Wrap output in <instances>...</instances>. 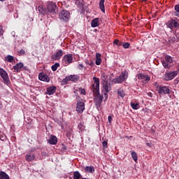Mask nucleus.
<instances>
[{"mask_svg": "<svg viewBox=\"0 0 179 179\" xmlns=\"http://www.w3.org/2000/svg\"><path fill=\"white\" fill-rule=\"evenodd\" d=\"M85 173H90L91 174H93L94 173V166H86L85 168Z\"/></svg>", "mask_w": 179, "mask_h": 179, "instance_id": "nucleus-22", "label": "nucleus"}, {"mask_svg": "<svg viewBox=\"0 0 179 179\" xmlns=\"http://www.w3.org/2000/svg\"><path fill=\"white\" fill-rule=\"evenodd\" d=\"M0 76L2 78L3 80V83L5 85H10V80H9V76H8V73L3 70V69L0 68Z\"/></svg>", "mask_w": 179, "mask_h": 179, "instance_id": "nucleus-8", "label": "nucleus"}, {"mask_svg": "<svg viewBox=\"0 0 179 179\" xmlns=\"http://www.w3.org/2000/svg\"><path fill=\"white\" fill-rule=\"evenodd\" d=\"M85 110V103L82 101H78L76 106V111L81 114Z\"/></svg>", "mask_w": 179, "mask_h": 179, "instance_id": "nucleus-12", "label": "nucleus"}, {"mask_svg": "<svg viewBox=\"0 0 179 179\" xmlns=\"http://www.w3.org/2000/svg\"><path fill=\"white\" fill-rule=\"evenodd\" d=\"M1 141H3V138H0Z\"/></svg>", "mask_w": 179, "mask_h": 179, "instance_id": "nucleus-53", "label": "nucleus"}, {"mask_svg": "<svg viewBox=\"0 0 179 179\" xmlns=\"http://www.w3.org/2000/svg\"><path fill=\"white\" fill-rule=\"evenodd\" d=\"M123 45H124V43H122V42H120V41H119V43L117 44L118 46Z\"/></svg>", "mask_w": 179, "mask_h": 179, "instance_id": "nucleus-50", "label": "nucleus"}, {"mask_svg": "<svg viewBox=\"0 0 179 179\" xmlns=\"http://www.w3.org/2000/svg\"><path fill=\"white\" fill-rule=\"evenodd\" d=\"M93 80L95 84L92 85V90L95 94L94 103L96 108H100L101 103H103V95L100 94V80L97 77H94Z\"/></svg>", "mask_w": 179, "mask_h": 179, "instance_id": "nucleus-1", "label": "nucleus"}, {"mask_svg": "<svg viewBox=\"0 0 179 179\" xmlns=\"http://www.w3.org/2000/svg\"><path fill=\"white\" fill-rule=\"evenodd\" d=\"M117 94H118V96H120L122 97V98L125 97V94H124V90H122V89H120V90L117 91Z\"/></svg>", "mask_w": 179, "mask_h": 179, "instance_id": "nucleus-31", "label": "nucleus"}, {"mask_svg": "<svg viewBox=\"0 0 179 179\" xmlns=\"http://www.w3.org/2000/svg\"><path fill=\"white\" fill-rule=\"evenodd\" d=\"M126 79H128V71L127 70L122 72L118 78H113L112 82L115 84L122 83V82H125Z\"/></svg>", "mask_w": 179, "mask_h": 179, "instance_id": "nucleus-4", "label": "nucleus"}, {"mask_svg": "<svg viewBox=\"0 0 179 179\" xmlns=\"http://www.w3.org/2000/svg\"><path fill=\"white\" fill-rule=\"evenodd\" d=\"M130 106H131L133 110H138L139 108V103H134L131 102L130 103Z\"/></svg>", "mask_w": 179, "mask_h": 179, "instance_id": "nucleus-33", "label": "nucleus"}, {"mask_svg": "<svg viewBox=\"0 0 179 179\" xmlns=\"http://www.w3.org/2000/svg\"><path fill=\"white\" fill-rule=\"evenodd\" d=\"M47 15H57L58 13V7H57V3L51 1L48 3L47 8Z\"/></svg>", "mask_w": 179, "mask_h": 179, "instance_id": "nucleus-2", "label": "nucleus"}, {"mask_svg": "<svg viewBox=\"0 0 179 179\" xmlns=\"http://www.w3.org/2000/svg\"><path fill=\"white\" fill-rule=\"evenodd\" d=\"M95 64L96 65H101V55L100 53L96 54Z\"/></svg>", "mask_w": 179, "mask_h": 179, "instance_id": "nucleus-19", "label": "nucleus"}, {"mask_svg": "<svg viewBox=\"0 0 179 179\" xmlns=\"http://www.w3.org/2000/svg\"><path fill=\"white\" fill-rule=\"evenodd\" d=\"M146 1H148V0H143V2H146Z\"/></svg>", "mask_w": 179, "mask_h": 179, "instance_id": "nucleus-54", "label": "nucleus"}, {"mask_svg": "<svg viewBox=\"0 0 179 179\" xmlns=\"http://www.w3.org/2000/svg\"><path fill=\"white\" fill-rule=\"evenodd\" d=\"M177 75H178V71H166L163 77V79L166 82L169 80H173V79H174Z\"/></svg>", "mask_w": 179, "mask_h": 179, "instance_id": "nucleus-6", "label": "nucleus"}, {"mask_svg": "<svg viewBox=\"0 0 179 179\" xmlns=\"http://www.w3.org/2000/svg\"><path fill=\"white\" fill-rule=\"evenodd\" d=\"M80 78V77L78 75H71L69 76V80L74 83L78 82V80H79Z\"/></svg>", "mask_w": 179, "mask_h": 179, "instance_id": "nucleus-16", "label": "nucleus"}, {"mask_svg": "<svg viewBox=\"0 0 179 179\" xmlns=\"http://www.w3.org/2000/svg\"><path fill=\"white\" fill-rule=\"evenodd\" d=\"M165 60L169 62L171 65L173 64V58L171 56L167 55L165 57Z\"/></svg>", "mask_w": 179, "mask_h": 179, "instance_id": "nucleus-34", "label": "nucleus"}, {"mask_svg": "<svg viewBox=\"0 0 179 179\" xmlns=\"http://www.w3.org/2000/svg\"><path fill=\"white\" fill-rule=\"evenodd\" d=\"M20 55H24L26 54V52L23 50V49L20 50L19 52Z\"/></svg>", "mask_w": 179, "mask_h": 179, "instance_id": "nucleus-43", "label": "nucleus"}, {"mask_svg": "<svg viewBox=\"0 0 179 179\" xmlns=\"http://www.w3.org/2000/svg\"><path fill=\"white\" fill-rule=\"evenodd\" d=\"M59 18L63 22H69L71 18V13L66 10H62L59 13Z\"/></svg>", "mask_w": 179, "mask_h": 179, "instance_id": "nucleus-5", "label": "nucleus"}, {"mask_svg": "<svg viewBox=\"0 0 179 179\" xmlns=\"http://www.w3.org/2000/svg\"><path fill=\"white\" fill-rule=\"evenodd\" d=\"M0 179H10L9 176L4 171H0Z\"/></svg>", "mask_w": 179, "mask_h": 179, "instance_id": "nucleus-25", "label": "nucleus"}, {"mask_svg": "<svg viewBox=\"0 0 179 179\" xmlns=\"http://www.w3.org/2000/svg\"><path fill=\"white\" fill-rule=\"evenodd\" d=\"M78 128L80 131H83L85 129V125H83L82 123H80L78 125Z\"/></svg>", "mask_w": 179, "mask_h": 179, "instance_id": "nucleus-38", "label": "nucleus"}, {"mask_svg": "<svg viewBox=\"0 0 179 179\" xmlns=\"http://www.w3.org/2000/svg\"><path fill=\"white\" fill-rule=\"evenodd\" d=\"M62 55H64V52L62 50H59L55 54L51 56V59H52V61H58L61 59Z\"/></svg>", "mask_w": 179, "mask_h": 179, "instance_id": "nucleus-10", "label": "nucleus"}, {"mask_svg": "<svg viewBox=\"0 0 179 179\" xmlns=\"http://www.w3.org/2000/svg\"><path fill=\"white\" fill-rule=\"evenodd\" d=\"M155 86L159 90V87H160V86L162 85H159V84H157V83H155Z\"/></svg>", "mask_w": 179, "mask_h": 179, "instance_id": "nucleus-49", "label": "nucleus"}, {"mask_svg": "<svg viewBox=\"0 0 179 179\" xmlns=\"http://www.w3.org/2000/svg\"><path fill=\"white\" fill-rule=\"evenodd\" d=\"M3 35V29L2 28V26L0 25V36Z\"/></svg>", "mask_w": 179, "mask_h": 179, "instance_id": "nucleus-44", "label": "nucleus"}, {"mask_svg": "<svg viewBox=\"0 0 179 179\" xmlns=\"http://www.w3.org/2000/svg\"><path fill=\"white\" fill-rule=\"evenodd\" d=\"M85 62L86 65H90V66H94V62H93V60L89 62V60L85 59Z\"/></svg>", "mask_w": 179, "mask_h": 179, "instance_id": "nucleus-37", "label": "nucleus"}, {"mask_svg": "<svg viewBox=\"0 0 179 179\" xmlns=\"http://www.w3.org/2000/svg\"><path fill=\"white\" fill-rule=\"evenodd\" d=\"M68 82H69V77L66 76L65 78H64L62 80L61 85H62L63 86L66 85V83H68Z\"/></svg>", "mask_w": 179, "mask_h": 179, "instance_id": "nucleus-32", "label": "nucleus"}, {"mask_svg": "<svg viewBox=\"0 0 179 179\" xmlns=\"http://www.w3.org/2000/svg\"><path fill=\"white\" fill-rule=\"evenodd\" d=\"M58 68H59V63H55L52 66V71H55Z\"/></svg>", "mask_w": 179, "mask_h": 179, "instance_id": "nucleus-36", "label": "nucleus"}, {"mask_svg": "<svg viewBox=\"0 0 179 179\" xmlns=\"http://www.w3.org/2000/svg\"><path fill=\"white\" fill-rule=\"evenodd\" d=\"M15 59V57H13V56L12 55H7L5 57V61H6L7 62H13V60Z\"/></svg>", "mask_w": 179, "mask_h": 179, "instance_id": "nucleus-26", "label": "nucleus"}, {"mask_svg": "<svg viewBox=\"0 0 179 179\" xmlns=\"http://www.w3.org/2000/svg\"><path fill=\"white\" fill-rule=\"evenodd\" d=\"M131 157L134 162H138V155H136V152L135 151H131Z\"/></svg>", "mask_w": 179, "mask_h": 179, "instance_id": "nucleus-27", "label": "nucleus"}, {"mask_svg": "<svg viewBox=\"0 0 179 179\" xmlns=\"http://www.w3.org/2000/svg\"><path fill=\"white\" fill-rule=\"evenodd\" d=\"M158 93L159 94H170V89L167 86H159Z\"/></svg>", "mask_w": 179, "mask_h": 179, "instance_id": "nucleus-11", "label": "nucleus"}, {"mask_svg": "<svg viewBox=\"0 0 179 179\" xmlns=\"http://www.w3.org/2000/svg\"><path fill=\"white\" fill-rule=\"evenodd\" d=\"M104 2H106V0H100V1H99V8L101 9V12H103V13H106Z\"/></svg>", "mask_w": 179, "mask_h": 179, "instance_id": "nucleus-21", "label": "nucleus"}, {"mask_svg": "<svg viewBox=\"0 0 179 179\" xmlns=\"http://www.w3.org/2000/svg\"><path fill=\"white\" fill-rule=\"evenodd\" d=\"M108 120L109 122H111V121H113V117L108 116Z\"/></svg>", "mask_w": 179, "mask_h": 179, "instance_id": "nucleus-48", "label": "nucleus"}, {"mask_svg": "<svg viewBox=\"0 0 179 179\" xmlns=\"http://www.w3.org/2000/svg\"><path fill=\"white\" fill-rule=\"evenodd\" d=\"M80 177H82V176L79 171H76L73 173V179H80Z\"/></svg>", "mask_w": 179, "mask_h": 179, "instance_id": "nucleus-28", "label": "nucleus"}, {"mask_svg": "<svg viewBox=\"0 0 179 179\" xmlns=\"http://www.w3.org/2000/svg\"><path fill=\"white\" fill-rule=\"evenodd\" d=\"M143 79L145 80V83H148L150 80V77H149V76H145Z\"/></svg>", "mask_w": 179, "mask_h": 179, "instance_id": "nucleus-40", "label": "nucleus"}, {"mask_svg": "<svg viewBox=\"0 0 179 179\" xmlns=\"http://www.w3.org/2000/svg\"><path fill=\"white\" fill-rule=\"evenodd\" d=\"M38 10L41 15H47V8H44L43 6H39Z\"/></svg>", "mask_w": 179, "mask_h": 179, "instance_id": "nucleus-18", "label": "nucleus"}, {"mask_svg": "<svg viewBox=\"0 0 179 179\" xmlns=\"http://www.w3.org/2000/svg\"><path fill=\"white\" fill-rule=\"evenodd\" d=\"M177 40V38H176V36H170L168 41L169 43H176V41Z\"/></svg>", "mask_w": 179, "mask_h": 179, "instance_id": "nucleus-35", "label": "nucleus"}, {"mask_svg": "<svg viewBox=\"0 0 179 179\" xmlns=\"http://www.w3.org/2000/svg\"><path fill=\"white\" fill-rule=\"evenodd\" d=\"M80 92L81 94H86V90L85 89H81Z\"/></svg>", "mask_w": 179, "mask_h": 179, "instance_id": "nucleus-47", "label": "nucleus"}, {"mask_svg": "<svg viewBox=\"0 0 179 179\" xmlns=\"http://www.w3.org/2000/svg\"><path fill=\"white\" fill-rule=\"evenodd\" d=\"M111 83L107 82V80H103L102 83V93L105 96L106 99H108V92L111 91Z\"/></svg>", "mask_w": 179, "mask_h": 179, "instance_id": "nucleus-3", "label": "nucleus"}, {"mask_svg": "<svg viewBox=\"0 0 179 179\" xmlns=\"http://www.w3.org/2000/svg\"><path fill=\"white\" fill-rule=\"evenodd\" d=\"M25 159L27 162H32V160L36 159V155H34V154H27Z\"/></svg>", "mask_w": 179, "mask_h": 179, "instance_id": "nucleus-20", "label": "nucleus"}, {"mask_svg": "<svg viewBox=\"0 0 179 179\" xmlns=\"http://www.w3.org/2000/svg\"><path fill=\"white\" fill-rule=\"evenodd\" d=\"M48 142L50 145H57L58 143V138L54 135H50Z\"/></svg>", "mask_w": 179, "mask_h": 179, "instance_id": "nucleus-13", "label": "nucleus"}, {"mask_svg": "<svg viewBox=\"0 0 179 179\" xmlns=\"http://www.w3.org/2000/svg\"><path fill=\"white\" fill-rule=\"evenodd\" d=\"M76 5L79 8H83V0H76Z\"/></svg>", "mask_w": 179, "mask_h": 179, "instance_id": "nucleus-29", "label": "nucleus"}, {"mask_svg": "<svg viewBox=\"0 0 179 179\" xmlns=\"http://www.w3.org/2000/svg\"><path fill=\"white\" fill-rule=\"evenodd\" d=\"M119 41H120V40L115 39V40L113 41V44H115V45H118Z\"/></svg>", "mask_w": 179, "mask_h": 179, "instance_id": "nucleus-46", "label": "nucleus"}, {"mask_svg": "<svg viewBox=\"0 0 179 179\" xmlns=\"http://www.w3.org/2000/svg\"><path fill=\"white\" fill-rule=\"evenodd\" d=\"M23 66V63L20 62L16 65L13 66V69L16 71V72H20L22 71V67Z\"/></svg>", "mask_w": 179, "mask_h": 179, "instance_id": "nucleus-17", "label": "nucleus"}, {"mask_svg": "<svg viewBox=\"0 0 179 179\" xmlns=\"http://www.w3.org/2000/svg\"><path fill=\"white\" fill-rule=\"evenodd\" d=\"M57 92V87L55 86H50L47 88L46 94L51 96V94H54Z\"/></svg>", "mask_w": 179, "mask_h": 179, "instance_id": "nucleus-14", "label": "nucleus"}, {"mask_svg": "<svg viewBox=\"0 0 179 179\" xmlns=\"http://www.w3.org/2000/svg\"><path fill=\"white\" fill-rule=\"evenodd\" d=\"M83 68H85V66H83V64H80L78 65V69H80V71H82V69H83Z\"/></svg>", "mask_w": 179, "mask_h": 179, "instance_id": "nucleus-45", "label": "nucleus"}, {"mask_svg": "<svg viewBox=\"0 0 179 179\" xmlns=\"http://www.w3.org/2000/svg\"><path fill=\"white\" fill-rule=\"evenodd\" d=\"M162 63L164 68H165L166 69H170L171 64L169 62H166V60L165 59V60H162Z\"/></svg>", "mask_w": 179, "mask_h": 179, "instance_id": "nucleus-23", "label": "nucleus"}, {"mask_svg": "<svg viewBox=\"0 0 179 179\" xmlns=\"http://www.w3.org/2000/svg\"><path fill=\"white\" fill-rule=\"evenodd\" d=\"M6 0H0L1 2H3L5 1Z\"/></svg>", "mask_w": 179, "mask_h": 179, "instance_id": "nucleus-52", "label": "nucleus"}, {"mask_svg": "<svg viewBox=\"0 0 179 179\" xmlns=\"http://www.w3.org/2000/svg\"><path fill=\"white\" fill-rule=\"evenodd\" d=\"M38 78L40 80H42V82H50V78L47 75L40 73Z\"/></svg>", "mask_w": 179, "mask_h": 179, "instance_id": "nucleus-15", "label": "nucleus"}, {"mask_svg": "<svg viewBox=\"0 0 179 179\" xmlns=\"http://www.w3.org/2000/svg\"><path fill=\"white\" fill-rule=\"evenodd\" d=\"M129 45H131V44L128 42H126L125 43H123L122 47L123 48L127 49V48H129Z\"/></svg>", "mask_w": 179, "mask_h": 179, "instance_id": "nucleus-39", "label": "nucleus"}, {"mask_svg": "<svg viewBox=\"0 0 179 179\" xmlns=\"http://www.w3.org/2000/svg\"><path fill=\"white\" fill-rule=\"evenodd\" d=\"M145 75L142 74V73H139L137 76L138 79L139 80H142L145 78Z\"/></svg>", "mask_w": 179, "mask_h": 179, "instance_id": "nucleus-41", "label": "nucleus"}, {"mask_svg": "<svg viewBox=\"0 0 179 179\" xmlns=\"http://www.w3.org/2000/svg\"><path fill=\"white\" fill-rule=\"evenodd\" d=\"M146 145H147V146H149V148H152V144L148 143Z\"/></svg>", "mask_w": 179, "mask_h": 179, "instance_id": "nucleus-51", "label": "nucleus"}, {"mask_svg": "<svg viewBox=\"0 0 179 179\" xmlns=\"http://www.w3.org/2000/svg\"><path fill=\"white\" fill-rule=\"evenodd\" d=\"M73 130L72 129H69L66 130V136L67 138H71L73 135Z\"/></svg>", "mask_w": 179, "mask_h": 179, "instance_id": "nucleus-30", "label": "nucleus"}, {"mask_svg": "<svg viewBox=\"0 0 179 179\" xmlns=\"http://www.w3.org/2000/svg\"><path fill=\"white\" fill-rule=\"evenodd\" d=\"M72 62H73V56L72 54H68L63 57L62 64L64 66H68Z\"/></svg>", "mask_w": 179, "mask_h": 179, "instance_id": "nucleus-7", "label": "nucleus"}, {"mask_svg": "<svg viewBox=\"0 0 179 179\" xmlns=\"http://www.w3.org/2000/svg\"><path fill=\"white\" fill-rule=\"evenodd\" d=\"M166 26L167 27H169V29H171V30H173L174 27L176 29H178L179 23L176 20L171 19L169 21H168V22L166 23Z\"/></svg>", "mask_w": 179, "mask_h": 179, "instance_id": "nucleus-9", "label": "nucleus"}, {"mask_svg": "<svg viewBox=\"0 0 179 179\" xmlns=\"http://www.w3.org/2000/svg\"><path fill=\"white\" fill-rule=\"evenodd\" d=\"M99 18H94L91 22V26L92 27H97L99 26Z\"/></svg>", "mask_w": 179, "mask_h": 179, "instance_id": "nucleus-24", "label": "nucleus"}, {"mask_svg": "<svg viewBox=\"0 0 179 179\" xmlns=\"http://www.w3.org/2000/svg\"><path fill=\"white\" fill-rule=\"evenodd\" d=\"M102 145H103L104 149H107V145H108V143H107V141H104L102 143Z\"/></svg>", "mask_w": 179, "mask_h": 179, "instance_id": "nucleus-42", "label": "nucleus"}]
</instances>
